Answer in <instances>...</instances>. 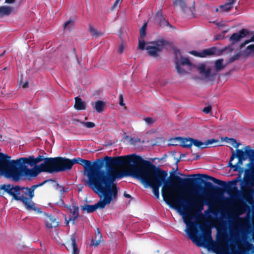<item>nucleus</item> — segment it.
Segmentation results:
<instances>
[{
    "label": "nucleus",
    "instance_id": "obj_1",
    "mask_svg": "<svg viewBox=\"0 0 254 254\" xmlns=\"http://www.w3.org/2000/svg\"><path fill=\"white\" fill-rule=\"evenodd\" d=\"M132 176L140 180L143 184L163 185L162 195L164 201L169 205L174 204L191 210L197 219L203 216L202 211L204 205H208V200L201 196L186 199L180 197V193L172 183L167 180V172L156 167L151 162L145 160L138 155L135 166H133Z\"/></svg>",
    "mask_w": 254,
    "mask_h": 254
},
{
    "label": "nucleus",
    "instance_id": "obj_2",
    "mask_svg": "<svg viewBox=\"0 0 254 254\" xmlns=\"http://www.w3.org/2000/svg\"><path fill=\"white\" fill-rule=\"evenodd\" d=\"M244 151L237 149L236 152L231 148V156L229 161L228 167H230L234 172H241L243 168L241 167L244 161L249 158L250 162L248 164L251 166L250 169L245 170V177L241 183V192L240 196L246 201L251 203L254 201V150L250 148L249 145L246 146Z\"/></svg>",
    "mask_w": 254,
    "mask_h": 254
},
{
    "label": "nucleus",
    "instance_id": "obj_3",
    "mask_svg": "<svg viewBox=\"0 0 254 254\" xmlns=\"http://www.w3.org/2000/svg\"><path fill=\"white\" fill-rule=\"evenodd\" d=\"M138 157V155L136 154L117 157L106 156L104 157L106 169L97 170L93 174L94 177L103 184L117 185L114 182L117 179L122 178L123 175L116 167L128 166L130 175L132 176L133 166H135Z\"/></svg>",
    "mask_w": 254,
    "mask_h": 254
},
{
    "label": "nucleus",
    "instance_id": "obj_4",
    "mask_svg": "<svg viewBox=\"0 0 254 254\" xmlns=\"http://www.w3.org/2000/svg\"><path fill=\"white\" fill-rule=\"evenodd\" d=\"M10 156L0 152V172L7 178H11L14 181H18L22 177L34 178L42 172L49 173L47 161L38 166H35L29 169L19 162L16 160H10Z\"/></svg>",
    "mask_w": 254,
    "mask_h": 254
},
{
    "label": "nucleus",
    "instance_id": "obj_5",
    "mask_svg": "<svg viewBox=\"0 0 254 254\" xmlns=\"http://www.w3.org/2000/svg\"><path fill=\"white\" fill-rule=\"evenodd\" d=\"M48 182H55V181L53 179L46 180L30 188L20 187L10 184L0 185V196H3L5 193H7L12 196L14 200L22 202L26 209L41 212V209L35 206L32 199L34 196V190Z\"/></svg>",
    "mask_w": 254,
    "mask_h": 254
},
{
    "label": "nucleus",
    "instance_id": "obj_6",
    "mask_svg": "<svg viewBox=\"0 0 254 254\" xmlns=\"http://www.w3.org/2000/svg\"><path fill=\"white\" fill-rule=\"evenodd\" d=\"M190 177H199L198 178H182L178 176H174L175 181L178 184L182 186H190L195 184L202 183L204 184V188L201 187V190H203L205 191L208 193H219L222 191V189L218 186H215L210 182L205 181L200 178L206 180L212 181L213 183L222 186L226 191H234L239 192L236 185L237 180H233L226 183V182L217 179L213 177L208 176L206 174H197L190 175Z\"/></svg>",
    "mask_w": 254,
    "mask_h": 254
},
{
    "label": "nucleus",
    "instance_id": "obj_7",
    "mask_svg": "<svg viewBox=\"0 0 254 254\" xmlns=\"http://www.w3.org/2000/svg\"><path fill=\"white\" fill-rule=\"evenodd\" d=\"M184 221L185 224L190 227L187 228V232L189 238L198 247L204 246L206 245L209 246L214 247L216 245L215 242L213 240L211 237V231L210 229H207L203 232V235L201 238H198L196 236L197 232L195 229V226L197 223L191 221L192 217L188 216L184 217Z\"/></svg>",
    "mask_w": 254,
    "mask_h": 254
},
{
    "label": "nucleus",
    "instance_id": "obj_8",
    "mask_svg": "<svg viewBox=\"0 0 254 254\" xmlns=\"http://www.w3.org/2000/svg\"><path fill=\"white\" fill-rule=\"evenodd\" d=\"M89 188L94 192L100 196L104 197L103 199H100L95 204L96 209L97 208L103 209L107 204H109L111 202L117 198L118 188L117 185L107 184V185H87Z\"/></svg>",
    "mask_w": 254,
    "mask_h": 254
},
{
    "label": "nucleus",
    "instance_id": "obj_9",
    "mask_svg": "<svg viewBox=\"0 0 254 254\" xmlns=\"http://www.w3.org/2000/svg\"><path fill=\"white\" fill-rule=\"evenodd\" d=\"M49 173L70 170L72 167L71 159L63 157H53L47 160Z\"/></svg>",
    "mask_w": 254,
    "mask_h": 254
},
{
    "label": "nucleus",
    "instance_id": "obj_10",
    "mask_svg": "<svg viewBox=\"0 0 254 254\" xmlns=\"http://www.w3.org/2000/svg\"><path fill=\"white\" fill-rule=\"evenodd\" d=\"M91 167L88 168V172L85 175L87 177V180L86 182V185H107V184H103V183L99 182L94 177L93 174L97 170H103L102 168L105 165V160L104 157L98 159L93 164L91 162Z\"/></svg>",
    "mask_w": 254,
    "mask_h": 254
},
{
    "label": "nucleus",
    "instance_id": "obj_11",
    "mask_svg": "<svg viewBox=\"0 0 254 254\" xmlns=\"http://www.w3.org/2000/svg\"><path fill=\"white\" fill-rule=\"evenodd\" d=\"M151 45H147L145 47V49L148 54L153 58H157L159 56V53H161L164 47L169 44V42L164 40L161 39L150 43Z\"/></svg>",
    "mask_w": 254,
    "mask_h": 254
},
{
    "label": "nucleus",
    "instance_id": "obj_12",
    "mask_svg": "<svg viewBox=\"0 0 254 254\" xmlns=\"http://www.w3.org/2000/svg\"><path fill=\"white\" fill-rule=\"evenodd\" d=\"M52 158L53 157L45 158L44 156L41 155H39L38 157L35 158L33 155H32L29 156V157L19 158L18 159V161L19 162L21 160V163L27 164L32 167L35 166L37 164L43 161H44L43 163H45L48 159Z\"/></svg>",
    "mask_w": 254,
    "mask_h": 254
},
{
    "label": "nucleus",
    "instance_id": "obj_13",
    "mask_svg": "<svg viewBox=\"0 0 254 254\" xmlns=\"http://www.w3.org/2000/svg\"><path fill=\"white\" fill-rule=\"evenodd\" d=\"M252 33L248 29L243 28L239 32L233 33L229 38V41L232 43V45H234L240 42L242 39Z\"/></svg>",
    "mask_w": 254,
    "mask_h": 254
},
{
    "label": "nucleus",
    "instance_id": "obj_14",
    "mask_svg": "<svg viewBox=\"0 0 254 254\" xmlns=\"http://www.w3.org/2000/svg\"><path fill=\"white\" fill-rule=\"evenodd\" d=\"M217 142H218V140L215 139H208L204 142H202L192 138V145L193 144L200 149H204L207 147L209 145Z\"/></svg>",
    "mask_w": 254,
    "mask_h": 254
},
{
    "label": "nucleus",
    "instance_id": "obj_15",
    "mask_svg": "<svg viewBox=\"0 0 254 254\" xmlns=\"http://www.w3.org/2000/svg\"><path fill=\"white\" fill-rule=\"evenodd\" d=\"M45 226L49 230H52L59 225V222L52 215H47L45 219Z\"/></svg>",
    "mask_w": 254,
    "mask_h": 254
},
{
    "label": "nucleus",
    "instance_id": "obj_16",
    "mask_svg": "<svg viewBox=\"0 0 254 254\" xmlns=\"http://www.w3.org/2000/svg\"><path fill=\"white\" fill-rule=\"evenodd\" d=\"M72 166L75 164H79L83 166L85 174V172L88 173V168L91 167V161L89 160L82 159L80 157L74 158L71 159Z\"/></svg>",
    "mask_w": 254,
    "mask_h": 254
},
{
    "label": "nucleus",
    "instance_id": "obj_17",
    "mask_svg": "<svg viewBox=\"0 0 254 254\" xmlns=\"http://www.w3.org/2000/svg\"><path fill=\"white\" fill-rule=\"evenodd\" d=\"M176 139L180 141V145L183 147L190 148L192 146V138L178 137Z\"/></svg>",
    "mask_w": 254,
    "mask_h": 254
},
{
    "label": "nucleus",
    "instance_id": "obj_18",
    "mask_svg": "<svg viewBox=\"0 0 254 254\" xmlns=\"http://www.w3.org/2000/svg\"><path fill=\"white\" fill-rule=\"evenodd\" d=\"M72 208L70 209V211L72 212V216H70L68 220H66V225L71 221L72 222V224L74 225L75 219L79 216L78 207L76 206L75 205H73Z\"/></svg>",
    "mask_w": 254,
    "mask_h": 254
},
{
    "label": "nucleus",
    "instance_id": "obj_19",
    "mask_svg": "<svg viewBox=\"0 0 254 254\" xmlns=\"http://www.w3.org/2000/svg\"><path fill=\"white\" fill-rule=\"evenodd\" d=\"M75 103L74 108L77 110H84L86 108V104L85 102L82 101L79 97L75 98Z\"/></svg>",
    "mask_w": 254,
    "mask_h": 254
},
{
    "label": "nucleus",
    "instance_id": "obj_20",
    "mask_svg": "<svg viewBox=\"0 0 254 254\" xmlns=\"http://www.w3.org/2000/svg\"><path fill=\"white\" fill-rule=\"evenodd\" d=\"M181 9L183 11V12H184L188 15L193 16L194 11L195 10L194 0H192L191 6H189L188 4L187 3L185 6L181 8Z\"/></svg>",
    "mask_w": 254,
    "mask_h": 254
},
{
    "label": "nucleus",
    "instance_id": "obj_21",
    "mask_svg": "<svg viewBox=\"0 0 254 254\" xmlns=\"http://www.w3.org/2000/svg\"><path fill=\"white\" fill-rule=\"evenodd\" d=\"M235 2L236 0H227L224 4L220 5V8L222 11L228 12L233 8Z\"/></svg>",
    "mask_w": 254,
    "mask_h": 254
},
{
    "label": "nucleus",
    "instance_id": "obj_22",
    "mask_svg": "<svg viewBox=\"0 0 254 254\" xmlns=\"http://www.w3.org/2000/svg\"><path fill=\"white\" fill-rule=\"evenodd\" d=\"M217 48L213 47L208 49H205L201 52V58L206 57L208 56H212L215 54Z\"/></svg>",
    "mask_w": 254,
    "mask_h": 254
},
{
    "label": "nucleus",
    "instance_id": "obj_23",
    "mask_svg": "<svg viewBox=\"0 0 254 254\" xmlns=\"http://www.w3.org/2000/svg\"><path fill=\"white\" fill-rule=\"evenodd\" d=\"M97 233L96 235L95 238L94 239H92L91 242V245L95 247H97L100 244L101 239H102V235L98 228L97 229Z\"/></svg>",
    "mask_w": 254,
    "mask_h": 254
},
{
    "label": "nucleus",
    "instance_id": "obj_24",
    "mask_svg": "<svg viewBox=\"0 0 254 254\" xmlns=\"http://www.w3.org/2000/svg\"><path fill=\"white\" fill-rule=\"evenodd\" d=\"M12 11V8L7 6H0V16L9 15Z\"/></svg>",
    "mask_w": 254,
    "mask_h": 254
},
{
    "label": "nucleus",
    "instance_id": "obj_25",
    "mask_svg": "<svg viewBox=\"0 0 254 254\" xmlns=\"http://www.w3.org/2000/svg\"><path fill=\"white\" fill-rule=\"evenodd\" d=\"M145 187H150L153 190V192L156 198H159V188L161 186H159V185H149V184H143Z\"/></svg>",
    "mask_w": 254,
    "mask_h": 254
},
{
    "label": "nucleus",
    "instance_id": "obj_26",
    "mask_svg": "<svg viewBox=\"0 0 254 254\" xmlns=\"http://www.w3.org/2000/svg\"><path fill=\"white\" fill-rule=\"evenodd\" d=\"M105 106L104 102L98 100L95 102L94 108L97 112L102 113L104 111Z\"/></svg>",
    "mask_w": 254,
    "mask_h": 254
},
{
    "label": "nucleus",
    "instance_id": "obj_27",
    "mask_svg": "<svg viewBox=\"0 0 254 254\" xmlns=\"http://www.w3.org/2000/svg\"><path fill=\"white\" fill-rule=\"evenodd\" d=\"M81 209L83 210H86L88 213H91L95 211L96 210L95 205H90L85 204L84 205L81 206Z\"/></svg>",
    "mask_w": 254,
    "mask_h": 254
},
{
    "label": "nucleus",
    "instance_id": "obj_28",
    "mask_svg": "<svg viewBox=\"0 0 254 254\" xmlns=\"http://www.w3.org/2000/svg\"><path fill=\"white\" fill-rule=\"evenodd\" d=\"M223 59H218L215 62V68L217 72L220 71L224 68L223 64Z\"/></svg>",
    "mask_w": 254,
    "mask_h": 254
},
{
    "label": "nucleus",
    "instance_id": "obj_29",
    "mask_svg": "<svg viewBox=\"0 0 254 254\" xmlns=\"http://www.w3.org/2000/svg\"><path fill=\"white\" fill-rule=\"evenodd\" d=\"M71 246L73 250V254H78L77 246L76 243V239L74 236H72L71 239Z\"/></svg>",
    "mask_w": 254,
    "mask_h": 254
},
{
    "label": "nucleus",
    "instance_id": "obj_30",
    "mask_svg": "<svg viewBox=\"0 0 254 254\" xmlns=\"http://www.w3.org/2000/svg\"><path fill=\"white\" fill-rule=\"evenodd\" d=\"M187 0H173V4L174 6H179L181 8L187 4Z\"/></svg>",
    "mask_w": 254,
    "mask_h": 254
},
{
    "label": "nucleus",
    "instance_id": "obj_31",
    "mask_svg": "<svg viewBox=\"0 0 254 254\" xmlns=\"http://www.w3.org/2000/svg\"><path fill=\"white\" fill-rule=\"evenodd\" d=\"M179 60L180 61V65H188L190 66L191 65V63L188 58H184L182 56H181Z\"/></svg>",
    "mask_w": 254,
    "mask_h": 254
},
{
    "label": "nucleus",
    "instance_id": "obj_32",
    "mask_svg": "<svg viewBox=\"0 0 254 254\" xmlns=\"http://www.w3.org/2000/svg\"><path fill=\"white\" fill-rule=\"evenodd\" d=\"M175 63L176 64V70L179 74H183L186 72L185 70L181 67V65H180V61L178 59H177L176 60Z\"/></svg>",
    "mask_w": 254,
    "mask_h": 254
},
{
    "label": "nucleus",
    "instance_id": "obj_33",
    "mask_svg": "<svg viewBox=\"0 0 254 254\" xmlns=\"http://www.w3.org/2000/svg\"><path fill=\"white\" fill-rule=\"evenodd\" d=\"M73 121H75L76 122L80 123L81 124L83 125L87 128H93V127H95V124L94 123H93V122H81V121H79V120L76 119H74L73 120Z\"/></svg>",
    "mask_w": 254,
    "mask_h": 254
},
{
    "label": "nucleus",
    "instance_id": "obj_34",
    "mask_svg": "<svg viewBox=\"0 0 254 254\" xmlns=\"http://www.w3.org/2000/svg\"><path fill=\"white\" fill-rule=\"evenodd\" d=\"M244 53L246 56H249L252 53L254 52V44L249 45L247 47L245 50L243 51Z\"/></svg>",
    "mask_w": 254,
    "mask_h": 254
},
{
    "label": "nucleus",
    "instance_id": "obj_35",
    "mask_svg": "<svg viewBox=\"0 0 254 254\" xmlns=\"http://www.w3.org/2000/svg\"><path fill=\"white\" fill-rule=\"evenodd\" d=\"M147 23H144L142 26L140 28L139 30L140 37L142 39L145 37L146 35V30L147 28Z\"/></svg>",
    "mask_w": 254,
    "mask_h": 254
},
{
    "label": "nucleus",
    "instance_id": "obj_36",
    "mask_svg": "<svg viewBox=\"0 0 254 254\" xmlns=\"http://www.w3.org/2000/svg\"><path fill=\"white\" fill-rule=\"evenodd\" d=\"M202 74L204 75L205 77L206 78H209L211 77H214L216 74V73H211V69L209 68L206 69Z\"/></svg>",
    "mask_w": 254,
    "mask_h": 254
},
{
    "label": "nucleus",
    "instance_id": "obj_37",
    "mask_svg": "<svg viewBox=\"0 0 254 254\" xmlns=\"http://www.w3.org/2000/svg\"><path fill=\"white\" fill-rule=\"evenodd\" d=\"M159 24L161 27H165V26H169L170 27H172V25L169 23V22L166 20L165 18H163L160 20L158 21Z\"/></svg>",
    "mask_w": 254,
    "mask_h": 254
},
{
    "label": "nucleus",
    "instance_id": "obj_38",
    "mask_svg": "<svg viewBox=\"0 0 254 254\" xmlns=\"http://www.w3.org/2000/svg\"><path fill=\"white\" fill-rule=\"evenodd\" d=\"M227 139L229 140V142L234 147L238 149L239 146L241 145L240 143H238L236 140L234 138H228L226 137Z\"/></svg>",
    "mask_w": 254,
    "mask_h": 254
},
{
    "label": "nucleus",
    "instance_id": "obj_39",
    "mask_svg": "<svg viewBox=\"0 0 254 254\" xmlns=\"http://www.w3.org/2000/svg\"><path fill=\"white\" fill-rule=\"evenodd\" d=\"M241 56V54L239 53L235 54L234 56L230 58L228 60L229 63H232L235 61L238 60Z\"/></svg>",
    "mask_w": 254,
    "mask_h": 254
},
{
    "label": "nucleus",
    "instance_id": "obj_40",
    "mask_svg": "<svg viewBox=\"0 0 254 254\" xmlns=\"http://www.w3.org/2000/svg\"><path fill=\"white\" fill-rule=\"evenodd\" d=\"M254 42V34H253L252 37L250 39L245 40L244 42L242 43L240 45V48L241 49H242L243 47H244V46L246 45L249 44L250 42Z\"/></svg>",
    "mask_w": 254,
    "mask_h": 254
},
{
    "label": "nucleus",
    "instance_id": "obj_41",
    "mask_svg": "<svg viewBox=\"0 0 254 254\" xmlns=\"http://www.w3.org/2000/svg\"><path fill=\"white\" fill-rule=\"evenodd\" d=\"M89 30L93 36H97L99 35V33L96 29H95L91 24H89Z\"/></svg>",
    "mask_w": 254,
    "mask_h": 254
},
{
    "label": "nucleus",
    "instance_id": "obj_42",
    "mask_svg": "<svg viewBox=\"0 0 254 254\" xmlns=\"http://www.w3.org/2000/svg\"><path fill=\"white\" fill-rule=\"evenodd\" d=\"M145 42L144 41V40H142V41H140V40H139V42H138V49H139L140 50H143L145 49Z\"/></svg>",
    "mask_w": 254,
    "mask_h": 254
},
{
    "label": "nucleus",
    "instance_id": "obj_43",
    "mask_svg": "<svg viewBox=\"0 0 254 254\" xmlns=\"http://www.w3.org/2000/svg\"><path fill=\"white\" fill-rule=\"evenodd\" d=\"M155 18L158 21L163 19L164 17L162 12L161 11L157 12L156 14Z\"/></svg>",
    "mask_w": 254,
    "mask_h": 254
},
{
    "label": "nucleus",
    "instance_id": "obj_44",
    "mask_svg": "<svg viewBox=\"0 0 254 254\" xmlns=\"http://www.w3.org/2000/svg\"><path fill=\"white\" fill-rule=\"evenodd\" d=\"M144 121L148 125H150L155 122V120L152 118H150V117H146V118H144Z\"/></svg>",
    "mask_w": 254,
    "mask_h": 254
},
{
    "label": "nucleus",
    "instance_id": "obj_45",
    "mask_svg": "<svg viewBox=\"0 0 254 254\" xmlns=\"http://www.w3.org/2000/svg\"><path fill=\"white\" fill-rule=\"evenodd\" d=\"M175 61H176V60L177 59H179V58L181 57V52L178 49H175Z\"/></svg>",
    "mask_w": 254,
    "mask_h": 254
},
{
    "label": "nucleus",
    "instance_id": "obj_46",
    "mask_svg": "<svg viewBox=\"0 0 254 254\" xmlns=\"http://www.w3.org/2000/svg\"><path fill=\"white\" fill-rule=\"evenodd\" d=\"M212 109V107L211 106H208L205 107H204L203 109V112L205 114H208L209 113Z\"/></svg>",
    "mask_w": 254,
    "mask_h": 254
},
{
    "label": "nucleus",
    "instance_id": "obj_47",
    "mask_svg": "<svg viewBox=\"0 0 254 254\" xmlns=\"http://www.w3.org/2000/svg\"><path fill=\"white\" fill-rule=\"evenodd\" d=\"M190 53L194 56L201 57V52H197L196 51H191Z\"/></svg>",
    "mask_w": 254,
    "mask_h": 254
},
{
    "label": "nucleus",
    "instance_id": "obj_48",
    "mask_svg": "<svg viewBox=\"0 0 254 254\" xmlns=\"http://www.w3.org/2000/svg\"><path fill=\"white\" fill-rule=\"evenodd\" d=\"M119 104L122 106H125V104L124 103V97L122 94L119 95Z\"/></svg>",
    "mask_w": 254,
    "mask_h": 254
},
{
    "label": "nucleus",
    "instance_id": "obj_49",
    "mask_svg": "<svg viewBox=\"0 0 254 254\" xmlns=\"http://www.w3.org/2000/svg\"><path fill=\"white\" fill-rule=\"evenodd\" d=\"M124 49H125V46L123 44H122L119 46L118 49V52L119 53L122 54L124 52Z\"/></svg>",
    "mask_w": 254,
    "mask_h": 254
},
{
    "label": "nucleus",
    "instance_id": "obj_50",
    "mask_svg": "<svg viewBox=\"0 0 254 254\" xmlns=\"http://www.w3.org/2000/svg\"><path fill=\"white\" fill-rule=\"evenodd\" d=\"M198 69L199 70L200 73L202 74L203 72L206 70L205 66L204 64L201 65L199 68Z\"/></svg>",
    "mask_w": 254,
    "mask_h": 254
},
{
    "label": "nucleus",
    "instance_id": "obj_51",
    "mask_svg": "<svg viewBox=\"0 0 254 254\" xmlns=\"http://www.w3.org/2000/svg\"><path fill=\"white\" fill-rule=\"evenodd\" d=\"M74 23V21L72 20H68V21H67L66 22H65V23L64 24V28H65L66 27L68 26V25L69 24H73Z\"/></svg>",
    "mask_w": 254,
    "mask_h": 254
},
{
    "label": "nucleus",
    "instance_id": "obj_52",
    "mask_svg": "<svg viewBox=\"0 0 254 254\" xmlns=\"http://www.w3.org/2000/svg\"><path fill=\"white\" fill-rule=\"evenodd\" d=\"M123 0H116L114 4L112 6V9H114L117 6L119 3H121Z\"/></svg>",
    "mask_w": 254,
    "mask_h": 254
},
{
    "label": "nucleus",
    "instance_id": "obj_53",
    "mask_svg": "<svg viewBox=\"0 0 254 254\" xmlns=\"http://www.w3.org/2000/svg\"><path fill=\"white\" fill-rule=\"evenodd\" d=\"M192 155H195V157L192 159V160H196L200 158V155L197 154H195L192 152V150H191Z\"/></svg>",
    "mask_w": 254,
    "mask_h": 254
},
{
    "label": "nucleus",
    "instance_id": "obj_54",
    "mask_svg": "<svg viewBox=\"0 0 254 254\" xmlns=\"http://www.w3.org/2000/svg\"><path fill=\"white\" fill-rule=\"evenodd\" d=\"M176 139L177 137L172 140V141L173 142V143H172L173 145H177L179 144H180V141L177 140Z\"/></svg>",
    "mask_w": 254,
    "mask_h": 254
},
{
    "label": "nucleus",
    "instance_id": "obj_55",
    "mask_svg": "<svg viewBox=\"0 0 254 254\" xmlns=\"http://www.w3.org/2000/svg\"><path fill=\"white\" fill-rule=\"evenodd\" d=\"M29 83L28 82H25L22 85V87L23 88H27L28 87Z\"/></svg>",
    "mask_w": 254,
    "mask_h": 254
},
{
    "label": "nucleus",
    "instance_id": "obj_56",
    "mask_svg": "<svg viewBox=\"0 0 254 254\" xmlns=\"http://www.w3.org/2000/svg\"><path fill=\"white\" fill-rule=\"evenodd\" d=\"M124 195L125 197L127 198H131V196L130 194H127L126 192L124 193Z\"/></svg>",
    "mask_w": 254,
    "mask_h": 254
},
{
    "label": "nucleus",
    "instance_id": "obj_57",
    "mask_svg": "<svg viewBox=\"0 0 254 254\" xmlns=\"http://www.w3.org/2000/svg\"><path fill=\"white\" fill-rule=\"evenodd\" d=\"M15 1V0H5V2L7 3H13Z\"/></svg>",
    "mask_w": 254,
    "mask_h": 254
},
{
    "label": "nucleus",
    "instance_id": "obj_58",
    "mask_svg": "<svg viewBox=\"0 0 254 254\" xmlns=\"http://www.w3.org/2000/svg\"><path fill=\"white\" fill-rule=\"evenodd\" d=\"M221 37V35H217L215 37V40H218V39H219Z\"/></svg>",
    "mask_w": 254,
    "mask_h": 254
},
{
    "label": "nucleus",
    "instance_id": "obj_59",
    "mask_svg": "<svg viewBox=\"0 0 254 254\" xmlns=\"http://www.w3.org/2000/svg\"><path fill=\"white\" fill-rule=\"evenodd\" d=\"M236 254H244V252L243 251L240 250Z\"/></svg>",
    "mask_w": 254,
    "mask_h": 254
},
{
    "label": "nucleus",
    "instance_id": "obj_60",
    "mask_svg": "<svg viewBox=\"0 0 254 254\" xmlns=\"http://www.w3.org/2000/svg\"><path fill=\"white\" fill-rule=\"evenodd\" d=\"M5 51H4L2 53H1L0 55V58H1L2 56H3L4 55H5Z\"/></svg>",
    "mask_w": 254,
    "mask_h": 254
},
{
    "label": "nucleus",
    "instance_id": "obj_61",
    "mask_svg": "<svg viewBox=\"0 0 254 254\" xmlns=\"http://www.w3.org/2000/svg\"><path fill=\"white\" fill-rule=\"evenodd\" d=\"M180 159H181V157H180L179 159H177V161H176V164H178V163L180 161Z\"/></svg>",
    "mask_w": 254,
    "mask_h": 254
},
{
    "label": "nucleus",
    "instance_id": "obj_62",
    "mask_svg": "<svg viewBox=\"0 0 254 254\" xmlns=\"http://www.w3.org/2000/svg\"><path fill=\"white\" fill-rule=\"evenodd\" d=\"M186 156V154H181V155H180V157H185Z\"/></svg>",
    "mask_w": 254,
    "mask_h": 254
},
{
    "label": "nucleus",
    "instance_id": "obj_63",
    "mask_svg": "<svg viewBox=\"0 0 254 254\" xmlns=\"http://www.w3.org/2000/svg\"><path fill=\"white\" fill-rule=\"evenodd\" d=\"M64 191V188H63L62 190H61V192H63Z\"/></svg>",
    "mask_w": 254,
    "mask_h": 254
},
{
    "label": "nucleus",
    "instance_id": "obj_64",
    "mask_svg": "<svg viewBox=\"0 0 254 254\" xmlns=\"http://www.w3.org/2000/svg\"><path fill=\"white\" fill-rule=\"evenodd\" d=\"M215 11L218 12L219 11V9L218 8H216Z\"/></svg>",
    "mask_w": 254,
    "mask_h": 254
}]
</instances>
